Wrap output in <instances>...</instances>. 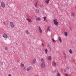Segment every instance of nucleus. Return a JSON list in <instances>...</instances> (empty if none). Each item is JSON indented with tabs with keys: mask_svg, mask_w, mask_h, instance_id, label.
Here are the masks:
<instances>
[{
	"mask_svg": "<svg viewBox=\"0 0 76 76\" xmlns=\"http://www.w3.org/2000/svg\"><path fill=\"white\" fill-rule=\"evenodd\" d=\"M36 19H41V18H36Z\"/></svg>",
	"mask_w": 76,
	"mask_h": 76,
	"instance_id": "nucleus-32",
	"label": "nucleus"
},
{
	"mask_svg": "<svg viewBox=\"0 0 76 76\" xmlns=\"http://www.w3.org/2000/svg\"><path fill=\"white\" fill-rule=\"evenodd\" d=\"M21 66L22 67H24V64L21 63Z\"/></svg>",
	"mask_w": 76,
	"mask_h": 76,
	"instance_id": "nucleus-24",
	"label": "nucleus"
},
{
	"mask_svg": "<svg viewBox=\"0 0 76 76\" xmlns=\"http://www.w3.org/2000/svg\"><path fill=\"white\" fill-rule=\"evenodd\" d=\"M62 53L65 59H66L67 58V55L64 52H63Z\"/></svg>",
	"mask_w": 76,
	"mask_h": 76,
	"instance_id": "nucleus-7",
	"label": "nucleus"
},
{
	"mask_svg": "<svg viewBox=\"0 0 76 76\" xmlns=\"http://www.w3.org/2000/svg\"><path fill=\"white\" fill-rule=\"evenodd\" d=\"M42 45L43 47H45V46H44V45L43 44V43L42 44Z\"/></svg>",
	"mask_w": 76,
	"mask_h": 76,
	"instance_id": "nucleus-35",
	"label": "nucleus"
},
{
	"mask_svg": "<svg viewBox=\"0 0 76 76\" xmlns=\"http://www.w3.org/2000/svg\"><path fill=\"white\" fill-rule=\"evenodd\" d=\"M40 20H41L40 19H36V21H37H37H40Z\"/></svg>",
	"mask_w": 76,
	"mask_h": 76,
	"instance_id": "nucleus-29",
	"label": "nucleus"
},
{
	"mask_svg": "<svg viewBox=\"0 0 76 76\" xmlns=\"http://www.w3.org/2000/svg\"><path fill=\"white\" fill-rule=\"evenodd\" d=\"M31 66H29L26 69L27 71H29V70H31Z\"/></svg>",
	"mask_w": 76,
	"mask_h": 76,
	"instance_id": "nucleus-9",
	"label": "nucleus"
},
{
	"mask_svg": "<svg viewBox=\"0 0 76 76\" xmlns=\"http://www.w3.org/2000/svg\"><path fill=\"white\" fill-rule=\"evenodd\" d=\"M3 37L4 38L5 40H6L7 39V35L5 33H4L3 34Z\"/></svg>",
	"mask_w": 76,
	"mask_h": 76,
	"instance_id": "nucleus-2",
	"label": "nucleus"
},
{
	"mask_svg": "<svg viewBox=\"0 0 76 76\" xmlns=\"http://www.w3.org/2000/svg\"><path fill=\"white\" fill-rule=\"evenodd\" d=\"M69 52L71 54H72V53H73V51H72V49L69 50Z\"/></svg>",
	"mask_w": 76,
	"mask_h": 76,
	"instance_id": "nucleus-20",
	"label": "nucleus"
},
{
	"mask_svg": "<svg viewBox=\"0 0 76 76\" xmlns=\"http://www.w3.org/2000/svg\"><path fill=\"white\" fill-rule=\"evenodd\" d=\"M52 66H56V65H57V64H56V62L53 61L52 62Z\"/></svg>",
	"mask_w": 76,
	"mask_h": 76,
	"instance_id": "nucleus-10",
	"label": "nucleus"
},
{
	"mask_svg": "<svg viewBox=\"0 0 76 76\" xmlns=\"http://www.w3.org/2000/svg\"><path fill=\"white\" fill-rule=\"evenodd\" d=\"M64 35L65 37H67L68 34H67V32H65L64 33Z\"/></svg>",
	"mask_w": 76,
	"mask_h": 76,
	"instance_id": "nucleus-12",
	"label": "nucleus"
},
{
	"mask_svg": "<svg viewBox=\"0 0 76 76\" xmlns=\"http://www.w3.org/2000/svg\"><path fill=\"white\" fill-rule=\"evenodd\" d=\"M71 15L73 18H75V13H74L72 12L71 13Z\"/></svg>",
	"mask_w": 76,
	"mask_h": 76,
	"instance_id": "nucleus-11",
	"label": "nucleus"
},
{
	"mask_svg": "<svg viewBox=\"0 0 76 76\" xmlns=\"http://www.w3.org/2000/svg\"><path fill=\"white\" fill-rule=\"evenodd\" d=\"M52 41L53 42H56L55 40H54V39H52Z\"/></svg>",
	"mask_w": 76,
	"mask_h": 76,
	"instance_id": "nucleus-28",
	"label": "nucleus"
},
{
	"mask_svg": "<svg viewBox=\"0 0 76 76\" xmlns=\"http://www.w3.org/2000/svg\"><path fill=\"white\" fill-rule=\"evenodd\" d=\"M37 4H38V3H37V2H36V3H35V7H37Z\"/></svg>",
	"mask_w": 76,
	"mask_h": 76,
	"instance_id": "nucleus-25",
	"label": "nucleus"
},
{
	"mask_svg": "<svg viewBox=\"0 0 76 76\" xmlns=\"http://www.w3.org/2000/svg\"><path fill=\"white\" fill-rule=\"evenodd\" d=\"M10 26L12 28H14V23L12 22H11L10 23Z\"/></svg>",
	"mask_w": 76,
	"mask_h": 76,
	"instance_id": "nucleus-3",
	"label": "nucleus"
},
{
	"mask_svg": "<svg viewBox=\"0 0 76 76\" xmlns=\"http://www.w3.org/2000/svg\"><path fill=\"white\" fill-rule=\"evenodd\" d=\"M41 68H45V63H42L40 65Z\"/></svg>",
	"mask_w": 76,
	"mask_h": 76,
	"instance_id": "nucleus-4",
	"label": "nucleus"
},
{
	"mask_svg": "<svg viewBox=\"0 0 76 76\" xmlns=\"http://www.w3.org/2000/svg\"><path fill=\"white\" fill-rule=\"evenodd\" d=\"M39 31V32L40 34H42V29H41V28L40 26H39L38 27Z\"/></svg>",
	"mask_w": 76,
	"mask_h": 76,
	"instance_id": "nucleus-5",
	"label": "nucleus"
},
{
	"mask_svg": "<svg viewBox=\"0 0 76 76\" xmlns=\"http://www.w3.org/2000/svg\"><path fill=\"white\" fill-rule=\"evenodd\" d=\"M57 76H61V74H60V73L58 72L57 73Z\"/></svg>",
	"mask_w": 76,
	"mask_h": 76,
	"instance_id": "nucleus-18",
	"label": "nucleus"
},
{
	"mask_svg": "<svg viewBox=\"0 0 76 76\" xmlns=\"http://www.w3.org/2000/svg\"><path fill=\"white\" fill-rule=\"evenodd\" d=\"M64 72H66V70H65V69H64Z\"/></svg>",
	"mask_w": 76,
	"mask_h": 76,
	"instance_id": "nucleus-39",
	"label": "nucleus"
},
{
	"mask_svg": "<svg viewBox=\"0 0 76 76\" xmlns=\"http://www.w3.org/2000/svg\"><path fill=\"white\" fill-rule=\"evenodd\" d=\"M31 63L33 64H35L36 63V59H33Z\"/></svg>",
	"mask_w": 76,
	"mask_h": 76,
	"instance_id": "nucleus-8",
	"label": "nucleus"
},
{
	"mask_svg": "<svg viewBox=\"0 0 76 76\" xmlns=\"http://www.w3.org/2000/svg\"><path fill=\"white\" fill-rule=\"evenodd\" d=\"M45 51L46 54H47V53L48 52V50H47V49H45Z\"/></svg>",
	"mask_w": 76,
	"mask_h": 76,
	"instance_id": "nucleus-19",
	"label": "nucleus"
},
{
	"mask_svg": "<svg viewBox=\"0 0 76 76\" xmlns=\"http://www.w3.org/2000/svg\"><path fill=\"white\" fill-rule=\"evenodd\" d=\"M40 6L42 7V6H43V5H40Z\"/></svg>",
	"mask_w": 76,
	"mask_h": 76,
	"instance_id": "nucleus-40",
	"label": "nucleus"
},
{
	"mask_svg": "<svg viewBox=\"0 0 76 76\" xmlns=\"http://www.w3.org/2000/svg\"><path fill=\"white\" fill-rule=\"evenodd\" d=\"M49 1H50V0H46V1H45L47 4H48L49 3Z\"/></svg>",
	"mask_w": 76,
	"mask_h": 76,
	"instance_id": "nucleus-16",
	"label": "nucleus"
},
{
	"mask_svg": "<svg viewBox=\"0 0 76 76\" xmlns=\"http://www.w3.org/2000/svg\"><path fill=\"white\" fill-rule=\"evenodd\" d=\"M47 47H48L49 50H50V49H51V48L50 47V45H49V44L48 45Z\"/></svg>",
	"mask_w": 76,
	"mask_h": 76,
	"instance_id": "nucleus-22",
	"label": "nucleus"
},
{
	"mask_svg": "<svg viewBox=\"0 0 76 76\" xmlns=\"http://www.w3.org/2000/svg\"><path fill=\"white\" fill-rule=\"evenodd\" d=\"M27 20L29 22H32V21L31 19H27Z\"/></svg>",
	"mask_w": 76,
	"mask_h": 76,
	"instance_id": "nucleus-23",
	"label": "nucleus"
},
{
	"mask_svg": "<svg viewBox=\"0 0 76 76\" xmlns=\"http://www.w3.org/2000/svg\"><path fill=\"white\" fill-rule=\"evenodd\" d=\"M69 28L70 30H72V28L71 27H69Z\"/></svg>",
	"mask_w": 76,
	"mask_h": 76,
	"instance_id": "nucleus-34",
	"label": "nucleus"
},
{
	"mask_svg": "<svg viewBox=\"0 0 76 76\" xmlns=\"http://www.w3.org/2000/svg\"><path fill=\"white\" fill-rule=\"evenodd\" d=\"M53 23L55 25H56V26H58V22H57V20L54 19L53 20Z\"/></svg>",
	"mask_w": 76,
	"mask_h": 76,
	"instance_id": "nucleus-1",
	"label": "nucleus"
},
{
	"mask_svg": "<svg viewBox=\"0 0 76 76\" xmlns=\"http://www.w3.org/2000/svg\"><path fill=\"white\" fill-rule=\"evenodd\" d=\"M35 18H37V16H35Z\"/></svg>",
	"mask_w": 76,
	"mask_h": 76,
	"instance_id": "nucleus-41",
	"label": "nucleus"
},
{
	"mask_svg": "<svg viewBox=\"0 0 76 76\" xmlns=\"http://www.w3.org/2000/svg\"><path fill=\"white\" fill-rule=\"evenodd\" d=\"M48 31H50V27L48 26L47 28V32H48Z\"/></svg>",
	"mask_w": 76,
	"mask_h": 76,
	"instance_id": "nucleus-15",
	"label": "nucleus"
},
{
	"mask_svg": "<svg viewBox=\"0 0 76 76\" xmlns=\"http://www.w3.org/2000/svg\"><path fill=\"white\" fill-rule=\"evenodd\" d=\"M43 19H46V17H43Z\"/></svg>",
	"mask_w": 76,
	"mask_h": 76,
	"instance_id": "nucleus-36",
	"label": "nucleus"
},
{
	"mask_svg": "<svg viewBox=\"0 0 76 76\" xmlns=\"http://www.w3.org/2000/svg\"><path fill=\"white\" fill-rule=\"evenodd\" d=\"M41 62H42V63H45V61H44V59L43 58H42L41 59Z\"/></svg>",
	"mask_w": 76,
	"mask_h": 76,
	"instance_id": "nucleus-17",
	"label": "nucleus"
},
{
	"mask_svg": "<svg viewBox=\"0 0 76 76\" xmlns=\"http://www.w3.org/2000/svg\"><path fill=\"white\" fill-rule=\"evenodd\" d=\"M48 59L49 60H51V56H49L48 57Z\"/></svg>",
	"mask_w": 76,
	"mask_h": 76,
	"instance_id": "nucleus-14",
	"label": "nucleus"
},
{
	"mask_svg": "<svg viewBox=\"0 0 76 76\" xmlns=\"http://www.w3.org/2000/svg\"><path fill=\"white\" fill-rule=\"evenodd\" d=\"M26 34H29V31H28V30H26Z\"/></svg>",
	"mask_w": 76,
	"mask_h": 76,
	"instance_id": "nucleus-27",
	"label": "nucleus"
},
{
	"mask_svg": "<svg viewBox=\"0 0 76 76\" xmlns=\"http://www.w3.org/2000/svg\"><path fill=\"white\" fill-rule=\"evenodd\" d=\"M8 76H12V75L10 74L8 75Z\"/></svg>",
	"mask_w": 76,
	"mask_h": 76,
	"instance_id": "nucleus-38",
	"label": "nucleus"
},
{
	"mask_svg": "<svg viewBox=\"0 0 76 76\" xmlns=\"http://www.w3.org/2000/svg\"><path fill=\"white\" fill-rule=\"evenodd\" d=\"M26 19H28V18H26Z\"/></svg>",
	"mask_w": 76,
	"mask_h": 76,
	"instance_id": "nucleus-42",
	"label": "nucleus"
},
{
	"mask_svg": "<svg viewBox=\"0 0 76 76\" xmlns=\"http://www.w3.org/2000/svg\"><path fill=\"white\" fill-rule=\"evenodd\" d=\"M39 12V9H36L35 10V12L36 13H38Z\"/></svg>",
	"mask_w": 76,
	"mask_h": 76,
	"instance_id": "nucleus-13",
	"label": "nucleus"
},
{
	"mask_svg": "<svg viewBox=\"0 0 76 76\" xmlns=\"http://www.w3.org/2000/svg\"><path fill=\"white\" fill-rule=\"evenodd\" d=\"M26 66H24V67L23 68V70H24V71H25V70H26Z\"/></svg>",
	"mask_w": 76,
	"mask_h": 76,
	"instance_id": "nucleus-26",
	"label": "nucleus"
},
{
	"mask_svg": "<svg viewBox=\"0 0 76 76\" xmlns=\"http://www.w3.org/2000/svg\"><path fill=\"white\" fill-rule=\"evenodd\" d=\"M69 67H66V69H67V70H69Z\"/></svg>",
	"mask_w": 76,
	"mask_h": 76,
	"instance_id": "nucleus-33",
	"label": "nucleus"
},
{
	"mask_svg": "<svg viewBox=\"0 0 76 76\" xmlns=\"http://www.w3.org/2000/svg\"><path fill=\"white\" fill-rule=\"evenodd\" d=\"M1 6L3 8H4L5 7V4L3 2H1Z\"/></svg>",
	"mask_w": 76,
	"mask_h": 76,
	"instance_id": "nucleus-6",
	"label": "nucleus"
},
{
	"mask_svg": "<svg viewBox=\"0 0 76 76\" xmlns=\"http://www.w3.org/2000/svg\"><path fill=\"white\" fill-rule=\"evenodd\" d=\"M5 48L6 50H7V49H8V48H7V47H5Z\"/></svg>",
	"mask_w": 76,
	"mask_h": 76,
	"instance_id": "nucleus-30",
	"label": "nucleus"
},
{
	"mask_svg": "<svg viewBox=\"0 0 76 76\" xmlns=\"http://www.w3.org/2000/svg\"><path fill=\"white\" fill-rule=\"evenodd\" d=\"M65 76H69V75H68L67 74H66Z\"/></svg>",
	"mask_w": 76,
	"mask_h": 76,
	"instance_id": "nucleus-37",
	"label": "nucleus"
},
{
	"mask_svg": "<svg viewBox=\"0 0 76 76\" xmlns=\"http://www.w3.org/2000/svg\"><path fill=\"white\" fill-rule=\"evenodd\" d=\"M59 41H60V42H62V40H61V37H59Z\"/></svg>",
	"mask_w": 76,
	"mask_h": 76,
	"instance_id": "nucleus-21",
	"label": "nucleus"
},
{
	"mask_svg": "<svg viewBox=\"0 0 76 76\" xmlns=\"http://www.w3.org/2000/svg\"><path fill=\"white\" fill-rule=\"evenodd\" d=\"M44 21L45 22H48V20H47L46 19H44Z\"/></svg>",
	"mask_w": 76,
	"mask_h": 76,
	"instance_id": "nucleus-31",
	"label": "nucleus"
}]
</instances>
